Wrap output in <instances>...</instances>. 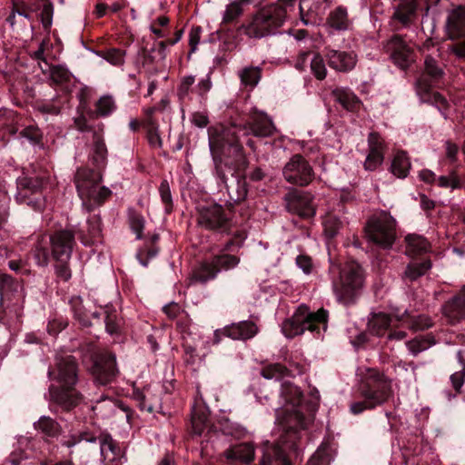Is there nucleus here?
<instances>
[{"instance_id": "f257e3e1", "label": "nucleus", "mask_w": 465, "mask_h": 465, "mask_svg": "<svg viewBox=\"0 0 465 465\" xmlns=\"http://www.w3.org/2000/svg\"><path fill=\"white\" fill-rule=\"evenodd\" d=\"M302 396L300 388L294 384L287 381L282 384L281 397L286 406L277 411L276 420L282 431L278 442L265 449L261 465H291L287 450H298L302 431L307 429L312 420L302 411Z\"/></svg>"}, {"instance_id": "f03ea898", "label": "nucleus", "mask_w": 465, "mask_h": 465, "mask_svg": "<svg viewBox=\"0 0 465 465\" xmlns=\"http://www.w3.org/2000/svg\"><path fill=\"white\" fill-rule=\"evenodd\" d=\"M208 137L216 174L221 181L226 183L229 176H242L248 166V160L234 130L218 124L208 129ZM227 190L232 201L235 203L243 201L248 193L245 179L237 178L235 190L231 192L229 186Z\"/></svg>"}, {"instance_id": "7ed1b4c3", "label": "nucleus", "mask_w": 465, "mask_h": 465, "mask_svg": "<svg viewBox=\"0 0 465 465\" xmlns=\"http://www.w3.org/2000/svg\"><path fill=\"white\" fill-rule=\"evenodd\" d=\"M78 374V363L72 355L57 357L55 368L49 371V375L58 383L49 387L50 401L65 411L74 409L84 399L77 389Z\"/></svg>"}, {"instance_id": "20e7f679", "label": "nucleus", "mask_w": 465, "mask_h": 465, "mask_svg": "<svg viewBox=\"0 0 465 465\" xmlns=\"http://www.w3.org/2000/svg\"><path fill=\"white\" fill-rule=\"evenodd\" d=\"M195 216L196 223L201 228L231 236L223 245V251H233L234 248L242 247L246 232L243 230H235L231 213L223 205L213 202L198 203Z\"/></svg>"}, {"instance_id": "39448f33", "label": "nucleus", "mask_w": 465, "mask_h": 465, "mask_svg": "<svg viewBox=\"0 0 465 465\" xmlns=\"http://www.w3.org/2000/svg\"><path fill=\"white\" fill-rule=\"evenodd\" d=\"M294 4L295 0H280V3L261 8L252 16L248 24L242 25L245 35L251 38H262L275 35L283 25Z\"/></svg>"}, {"instance_id": "423d86ee", "label": "nucleus", "mask_w": 465, "mask_h": 465, "mask_svg": "<svg viewBox=\"0 0 465 465\" xmlns=\"http://www.w3.org/2000/svg\"><path fill=\"white\" fill-rule=\"evenodd\" d=\"M360 392L363 401L351 405L353 414H359L364 410H371L387 402L393 395L391 380L378 370L370 369L362 381Z\"/></svg>"}, {"instance_id": "0eeeda50", "label": "nucleus", "mask_w": 465, "mask_h": 465, "mask_svg": "<svg viewBox=\"0 0 465 465\" xmlns=\"http://www.w3.org/2000/svg\"><path fill=\"white\" fill-rule=\"evenodd\" d=\"M75 245L74 233L67 229L59 230L50 235L47 240L40 237L35 242L32 252L38 266L45 267L49 262V251L57 262L69 261L74 246Z\"/></svg>"}, {"instance_id": "6e6552de", "label": "nucleus", "mask_w": 465, "mask_h": 465, "mask_svg": "<svg viewBox=\"0 0 465 465\" xmlns=\"http://www.w3.org/2000/svg\"><path fill=\"white\" fill-rule=\"evenodd\" d=\"M364 285V270L355 261L345 262L340 269L339 276L332 280V290L337 301L346 306L356 302Z\"/></svg>"}, {"instance_id": "1a4fd4ad", "label": "nucleus", "mask_w": 465, "mask_h": 465, "mask_svg": "<svg viewBox=\"0 0 465 465\" xmlns=\"http://www.w3.org/2000/svg\"><path fill=\"white\" fill-rule=\"evenodd\" d=\"M328 313L324 309L310 312L305 305H300L293 315L282 324V333L287 338L302 334L305 331L320 333V326L327 322Z\"/></svg>"}, {"instance_id": "9d476101", "label": "nucleus", "mask_w": 465, "mask_h": 465, "mask_svg": "<svg viewBox=\"0 0 465 465\" xmlns=\"http://www.w3.org/2000/svg\"><path fill=\"white\" fill-rule=\"evenodd\" d=\"M41 22L45 31L49 32L53 24L54 5L50 0H13V10L7 22L13 26L15 15Z\"/></svg>"}, {"instance_id": "9b49d317", "label": "nucleus", "mask_w": 465, "mask_h": 465, "mask_svg": "<svg viewBox=\"0 0 465 465\" xmlns=\"http://www.w3.org/2000/svg\"><path fill=\"white\" fill-rule=\"evenodd\" d=\"M365 233L369 241L389 249L396 239V221L389 213L380 212L368 220Z\"/></svg>"}, {"instance_id": "f8f14e48", "label": "nucleus", "mask_w": 465, "mask_h": 465, "mask_svg": "<svg viewBox=\"0 0 465 465\" xmlns=\"http://www.w3.org/2000/svg\"><path fill=\"white\" fill-rule=\"evenodd\" d=\"M97 440L100 444L101 456L103 457L104 464L117 465L122 457V451L118 444L108 433H101L97 438L89 432H83L79 436L72 435L64 442V445L71 448L82 440L95 442Z\"/></svg>"}, {"instance_id": "ddd939ff", "label": "nucleus", "mask_w": 465, "mask_h": 465, "mask_svg": "<svg viewBox=\"0 0 465 465\" xmlns=\"http://www.w3.org/2000/svg\"><path fill=\"white\" fill-rule=\"evenodd\" d=\"M285 181L298 186H307L314 178V172L309 162L302 154H294L282 169Z\"/></svg>"}, {"instance_id": "4468645a", "label": "nucleus", "mask_w": 465, "mask_h": 465, "mask_svg": "<svg viewBox=\"0 0 465 465\" xmlns=\"http://www.w3.org/2000/svg\"><path fill=\"white\" fill-rule=\"evenodd\" d=\"M91 371L95 381L99 384L107 385L113 382L119 373L115 355L109 351L96 354L94 358Z\"/></svg>"}, {"instance_id": "2eb2a0df", "label": "nucleus", "mask_w": 465, "mask_h": 465, "mask_svg": "<svg viewBox=\"0 0 465 465\" xmlns=\"http://www.w3.org/2000/svg\"><path fill=\"white\" fill-rule=\"evenodd\" d=\"M443 76V70L439 65L438 61L430 54L425 55L424 71L416 83V91L420 97L428 99L427 95L430 89L435 87Z\"/></svg>"}, {"instance_id": "dca6fc26", "label": "nucleus", "mask_w": 465, "mask_h": 465, "mask_svg": "<svg viewBox=\"0 0 465 465\" xmlns=\"http://www.w3.org/2000/svg\"><path fill=\"white\" fill-rule=\"evenodd\" d=\"M312 200L310 193L298 190H292L284 196L287 210L302 218H311L315 214Z\"/></svg>"}, {"instance_id": "f3484780", "label": "nucleus", "mask_w": 465, "mask_h": 465, "mask_svg": "<svg viewBox=\"0 0 465 465\" xmlns=\"http://www.w3.org/2000/svg\"><path fill=\"white\" fill-rule=\"evenodd\" d=\"M44 185V178L40 176H24L17 179L16 200L20 203L32 205L35 209H39L41 202L38 198L30 199V195L37 194L41 192Z\"/></svg>"}, {"instance_id": "a211bd4d", "label": "nucleus", "mask_w": 465, "mask_h": 465, "mask_svg": "<svg viewBox=\"0 0 465 465\" xmlns=\"http://www.w3.org/2000/svg\"><path fill=\"white\" fill-rule=\"evenodd\" d=\"M226 128L225 126H223ZM235 134L237 129L244 131V134H253L256 137H269L275 132V126L272 121L263 113H254L250 120L239 126H232ZM238 137V135H236Z\"/></svg>"}, {"instance_id": "6ab92c4d", "label": "nucleus", "mask_w": 465, "mask_h": 465, "mask_svg": "<svg viewBox=\"0 0 465 465\" xmlns=\"http://www.w3.org/2000/svg\"><path fill=\"white\" fill-rule=\"evenodd\" d=\"M393 63L401 69L409 67L412 61V51L401 35H394L383 45Z\"/></svg>"}, {"instance_id": "aec40b11", "label": "nucleus", "mask_w": 465, "mask_h": 465, "mask_svg": "<svg viewBox=\"0 0 465 465\" xmlns=\"http://www.w3.org/2000/svg\"><path fill=\"white\" fill-rule=\"evenodd\" d=\"M440 312L452 325L465 319V284L441 305Z\"/></svg>"}, {"instance_id": "412c9836", "label": "nucleus", "mask_w": 465, "mask_h": 465, "mask_svg": "<svg viewBox=\"0 0 465 465\" xmlns=\"http://www.w3.org/2000/svg\"><path fill=\"white\" fill-rule=\"evenodd\" d=\"M259 331L255 322L252 321H242L225 326L222 330H217L214 333L215 341L218 343L221 336H225L232 340L246 341L253 338Z\"/></svg>"}, {"instance_id": "4be33fe9", "label": "nucleus", "mask_w": 465, "mask_h": 465, "mask_svg": "<svg viewBox=\"0 0 465 465\" xmlns=\"http://www.w3.org/2000/svg\"><path fill=\"white\" fill-rule=\"evenodd\" d=\"M368 154L363 166L366 171H375L384 161L386 144L383 138L377 132L368 135Z\"/></svg>"}, {"instance_id": "5701e85b", "label": "nucleus", "mask_w": 465, "mask_h": 465, "mask_svg": "<svg viewBox=\"0 0 465 465\" xmlns=\"http://www.w3.org/2000/svg\"><path fill=\"white\" fill-rule=\"evenodd\" d=\"M101 181V173L89 168H79L74 176L78 194L83 200L89 198Z\"/></svg>"}, {"instance_id": "b1692460", "label": "nucleus", "mask_w": 465, "mask_h": 465, "mask_svg": "<svg viewBox=\"0 0 465 465\" xmlns=\"http://www.w3.org/2000/svg\"><path fill=\"white\" fill-rule=\"evenodd\" d=\"M325 57L331 68L341 73L351 71L357 63V54L352 51L327 49Z\"/></svg>"}, {"instance_id": "393cba45", "label": "nucleus", "mask_w": 465, "mask_h": 465, "mask_svg": "<svg viewBox=\"0 0 465 465\" xmlns=\"http://www.w3.org/2000/svg\"><path fill=\"white\" fill-rule=\"evenodd\" d=\"M134 397L142 411L153 413L158 412L162 409L160 395L154 393L150 388L134 391Z\"/></svg>"}, {"instance_id": "a878e982", "label": "nucleus", "mask_w": 465, "mask_h": 465, "mask_svg": "<svg viewBox=\"0 0 465 465\" xmlns=\"http://www.w3.org/2000/svg\"><path fill=\"white\" fill-rule=\"evenodd\" d=\"M393 317L398 322L405 323L412 331H422L434 325L433 320L427 314L411 315L405 311L402 314H394Z\"/></svg>"}, {"instance_id": "bb28decb", "label": "nucleus", "mask_w": 465, "mask_h": 465, "mask_svg": "<svg viewBox=\"0 0 465 465\" xmlns=\"http://www.w3.org/2000/svg\"><path fill=\"white\" fill-rule=\"evenodd\" d=\"M333 100L347 111L354 112L361 104L359 97L347 87H336L331 91Z\"/></svg>"}, {"instance_id": "cd10ccee", "label": "nucleus", "mask_w": 465, "mask_h": 465, "mask_svg": "<svg viewBox=\"0 0 465 465\" xmlns=\"http://www.w3.org/2000/svg\"><path fill=\"white\" fill-rule=\"evenodd\" d=\"M227 460L250 463L254 459V448L252 443H241L224 451Z\"/></svg>"}, {"instance_id": "c85d7f7f", "label": "nucleus", "mask_w": 465, "mask_h": 465, "mask_svg": "<svg viewBox=\"0 0 465 465\" xmlns=\"http://www.w3.org/2000/svg\"><path fill=\"white\" fill-rule=\"evenodd\" d=\"M166 42H157L150 49L142 51L143 65H152L163 62L166 58Z\"/></svg>"}, {"instance_id": "c756f323", "label": "nucleus", "mask_w": 465, "mask_h": 465, "mask_svg": "<svg viewBox=\"0 0 465 465\" xmlns=\"http://www.w3.org/2000/svg\"><path fill=\"white\" fill-rule=\"evenodd\" d=\"M69 304L75 320L78 321V322L84 327H88L91 325L92 317H98L96 312L90 313L86 311L83 304V300L80 296H73L69 301Z\"/></svg>"}, {"instance_id": "7c9ffc66", "label": "nucleus", "mask_w": 465, "mask_h": 465, "mask_svg": "<svg viewBox=\"0 0 465 465\" xmlns=\"http://www.w3.org/2000/svg\"><path fill=\"white\" fill-rule=\"evenodd\" d=\"M218 275V269L215 268L213 261L201 262L193 272L192 281L205 283Z\"/></svg>"}, {"instance_id": "2f4dec72", "label": "nucleus", "mask_w": 465, "mask_h": 465, "mask_svg": "<svg viewBox=\"0 0 465 465\" xmlns=\"http://www.w3.org/2000/svg\"><path fill=\"white\" fill-rule=\"evenodd\" d=\"M416 9L417 0H402L398 5L393 17L403 25H408L415 17Z\"/></svg>"}, {"instance_id": "473e14b6", "label": "nucleus", "mask_w": 465, "mask_h": 465, "mask_svg": "<svg viewBox=\"0 0 465 465\" xmlns=\"http://www.w3.org/2000/svg\"><path fill=\"white\" fill-rule=\"evenodd\" d=\"M448 26L450 34L456 37L465 35V8L454 9L448 17Z\"/></svg>"}, {"instance_id": "72a5a7b5", "label": "nucleus", "mask_w": 465, "mask_h": 465, "mask_svg": "<svg viewBox=\"0 0 465 465\" xmlns=\"http://www.w3.org/2000/svg\"><path fill=\"white\" fill-rule=\"evenodd\" d=\"M262 68L260 66H245L239 71L238 76L242 85L246 89L252 90L262 78Z\"/></svg>"}, {"instance_id": "f704fd0d", "label": "nucleus", "mask_w": 465, "mask_h": 465, "mask_svg": "<svg viewBox=\"0 0 465 465\" xmlns=\"http://www.w3.org/2000/svg\"><path fill=\"white\" fill-rule=\"evenodd\" d=\"M406 254L409 256H416L427 252L430 250L429 242L420 235L409 234L405 238Z\"/></svg>"}, {"instance_id": "c9c22d12", "label": "nucleus", "mask_w": 465, "mask_h": 465, "mask_svg": "<svg viewBox=\"0 0 465 465\" xmlns=\"http://www.w3.org/2000/svg\"><path fill=\"white\" fill-rule=\"evenodd\" d=\"M411 165V161L407 153L404 151H399L393 156L391 164V172L398 178H405L409 173Z\"/></svg>"}, {"instance_id": "e433bc0d", "label": "nucleus", "mask_w": 465, "mask_h": 465, "mask_svg": "<svg viewBox=\"0 0 465 465\" xmlns=\"http://www.w3.org/2000/svg\"><path fill=\"white\" fill-rule=\"evenodd\" d=\"M107 148L102 135L98 133L94 134V143L92 149V159L94 163L98 167L105 165L107 158Z\"/></svg>"}, {"instance_id": "4c0bfd02", "label": "nucleus", "mask_w": 465, "mask_h": 465, "mask_svg": "<svg viewBox=\"0 0 465 465\" xmlns=\"http://www.w3.org/2000/svg\"><path fill=\"white\" fill-rule=\"evenodd\" d=\"M391 323V317L384 312L374 314L369 322L371 331L377 336H382L388 331Z\"/></svg>"}, {"instance_id": "58836bf2", "label": "nucleus", "mask_w": 465, "mask_h": 465, "mask_svg": "<svg viewBox=\"0 0 465 465\" xmlns=\"http://www.w3.org/2000/svg\"><path fill=\"white\" fill-rule=\"evenodd\" d=\"M436 343V340L433 335L427 334L424 336H418L406 342V346L410 352L416 356L420 352L428 350L430 347Z\"/></svg>"}, {"instance_id": "ea45409f", "label": "nucleus", "mask_w": 465, "mask_h": 465, "mask_svg": "<svg viewBox=\"0 0 465 465\" xmlns=\"http://www.w3.org/2000/svg\"><path fill=\"white\" fill-rule=\"evenodd\" d=\"M88 236L81 234L79 237L84 245H91L96 242L101 234V220L97 215H93L87 220Z\"/></svg>"}, {"instance_id": "a19ab883", "label": "nucleus", "mask_w": 465, "mask_h": 465, "mask_svg": "<svg viewBox=\"0 0 465 465\" xmlns=\"http://www.w3.org/2000/svg\"><path fill=\"white\" fill-rule=\"evenodd\" d=\"M223 253L217 254L212 258V261L216 269H218V273L221 271H229L235 268L239 262L240 258L236 255L225 253L226 251H223Z\"/></svg>"}, {"instance_id": "79ce46f5", "label": "nucleus", "mask_w": 465, "mask_h": 465, "mask_svg": "<svg viewBox=\"0 0 465 465\" xmlns=\"http://www.w3.org/2000/svg\"><path fill=\"white\" fill-rule=\"evenodd\" d=\"M328 24L336 30H345L349 25L347 10L341 6L331 11L328 17Z\"/></svg>"}, {"instance_id": "37998d69", "label": "nucleus", "mask_w": 465, "mask_h": 465, "mask_svg": "<svg viewBox=\"0 0 465 465\" xmlns=\"http://www.w3.org/2000/svg\"><path fill=\"white\" fill-rule=\"evenodd\" d=\"M209 421L208 411L204 408H193L192 412V427L195 434L201 435Z\"/></svg>"}, {"instance_id": "c03bdc74", "label": "nucleus", "mask_w": 465, "mask_h": 465, "mask_svg": "<svg viewBox=\"0 0 465 465\" xmlns=\"http://www.w3.org/2000/svg\"><path fill=\"white\" fill-rule=\"evenodd\" d=\"M35 430L48 437H56L60 433V425L52 418L43 416L35 423Z\"/></svg>"}, {"instance_id": "a18cd8bd", "label": "nucleus", "mask_w": 465, "mask_h": 465, "mask_svg": "<svg viewBox=\"0 0 465 465\" xmlns=\"http://www.w3.org/2000/svg\"><path fill=\"white\" fill-rule=\"evenodd\" d=\"M290 374V371L284 365L281 363H272L264 366L261 371V375L267 379H275L280 380L288 376Z\"/></svg>"}, {"instance_id": "49530a36", "label": "nucleus", "mask_w": 465, "mask_h": 465, "mask_svg": "<svg viewBox=\"0 0 465 465\" xmlns=\"http://www.w3.org/2000/svg\"><path fill=\"white\" fill-rule=\"evenodd\" d=\"M431 267L430 260H425L420 262H412L409 264L405 271V275L411 281H415L419 277L424 275Z\"/></svg>"}, {"instance_id": "de8ad7c7", "label": "nucleus", "mask_w": 465, "mask_h": 465, "mask_svg": "<svg viewBox=\"0 0 465 465\" xmlns=\"http://www.w3.org/2000/svg\"><path fill=\"white\" fill-rule=\"evenodd\" d=\"M49 71L50 79L55 84L64 85L67 83H70L72 79V74L63 65L49 66Z\"/></svg>"}, {"instance_id": "09e8293b", "label": "nucleus", "mask_w": 465, "mask_h": 465, "mask_svg": "<svg viewBox=\"0 0 465 465\" xmlns=\"http://www.w3.org/2000/svg\"><path fill=\"white\" fill-rule=\"evenodd\" d=\"M115 109L116 104L111 95H103L95 104V114L100 117L110 115Z\"/></svg>"}, {"instance_id": "8fccbe9b", "label": "nucleus", "mask_w": 465, "mask_h": 465, "mask_svg": "<svg viewBox=\"0 0 465 465\" xmlns=\"http://www.w3.org/2000/svg\"><path fill=\"white\" fill-rule=\"evenodd\" d=\"M128 222L131 230L136 234V238L141 239L145 223L143 216L134 209L130 208L128 210Z\"/></svg>"}, {"instance_id": "3c124183", "label": "nucleus", "mask_w": 465, "mask_h": 465, "mask_svg": "<svg viewBox=\"0 0 465 465\" xmlns=\"http://www.w3.org/2000/svg\"><path fill=\"white\" fill-rule=\"evenodd\" d=\"M243 9L241 2L229 4L223 15V24H232L242 15Z\"/></svg>"}, {"instance_id": "603ef678", "label": "nucleus", "mask_w": 465, "mask_h": 465, "mask_svg": "<svg viewBox=\"0 0 465 465\" xmlns=\"http://www.w3.org/2000/svg\"><path fill=\"white\" fill-rule=\"evenodd\" d=\"M458 360L461 365V370L455 371L450 377L451 386L457 393L461 392V387L465 382V360L460 351L457 354Z\"/></svg>"}, {"instance_id": "864d4df0", "label": "nucleus", "mask_w": 465, "mask_h": 465, "mask_svg": "<svg viewBox=\"0 0 465 465\" xmlns=\"http://www.w3.org/2000/svg\"><path fill=\"white\" fill-rule=\"evenodd\" d=\"M312 74L318 79L323 80L327 75V69L323 57L319 54H314L311 59Z\"/></svg>"}, {"instance_id": "5fc2aeb1", "label": "nucleus", "mask_w": 465, "mask_h": 465, "mask_svg": "<svg viewBox=\"0 0 465 465\" xmlns=\"http://www.w3.org/2000/svg\"><path fill=\"white\" fill-rule=\"evenodd\" d=\"M428 99H424L420 97V100L425 103H431L435 104L439 110L442 113V114L446 117L445 110L448 108L447 100L439 93H433L431 89L429 90L428 94L426 95Z\"/></svg>"}, {"instance_id": "6e6d98bb", "label": "nucleus", "mask_w": 465, "mask_h": 465, "mask_svg": "<svg viewBox=\"0 0 465 465\" xmlns=\"http://www.w3.org/2000/svg\"><path fill=\"white\" fill-rule=\"evenodd\" d=\"M438 183L443 188L458 189L461 187L460 179L456 171H451L447 176H440Z\"/></svg>"}, {"instance_id": "4d7b16f0", "label": "nucleus", "mask_w": 465, "mask_h": 465, "mask_svg": "<svg viewBox=\"0 0 465 465\" xmlns=\"http://www.w3.org/2000/svg\"><path fill=\"white\" fill-rule=\"evenodd\" d=\"M20 135L27 139L33 144H39L42 142L43 134L37 126L29 125L23 129Z\"/></svg>"}, {"instance_id": "13d9d810", "label": "nucleus", "mask_w": 465, "mask_h": 465, "mask_svg": "<svg viewBox=\"0 0 465 465\" xmlns=\"http://www.w3.org/2000/svg\"><path fill=\"white\" fill-rule=\"evenodd\" d=\"M159 193H160L162 202L165 205L166 213H170L173 210V199H172L170 186L166 180L162 181V183L159 186Z\"/></svg>"}, {"instance_id": "bf43d9fd", "label": "nucleus", "mask_w": 465, "mask_h": 465, "mask_svg": "<svg viewBox=\"0 0 465 465\" xmlns=\"http://www.w3.org/2000/svg\"><path fill=\"white\" fill-rule=\"evenodd\" d=\"M125 52L122 49L112 48L104 53V58L113 65H122L124 63Z\"/></svg>"}, {"instance_id": "052dcab7", "label": "nucleus", "mask_w": 465, "mask_h": 465, "mask_svg": "<svg viewBox=\"0 0 465 465\" xmlns=\"http://www.w3.org/2000/svg\"><path fill=\"white\" fill-rule=\"evenodd\" d=\"M195 82V78L193 75L184 76L181 79V83L177 89V94L180 99L183 100L188 95L190 91H193L192 86Z\"/></svg>"}, {"instance_id": "680f3d73", "label": "nucleus", "mask_w": 465, "mask_h": 465, "mask_svg": "<svg viewBox=\"0 0 465 465\" xmlns=\"http://www.w3.org/2000/svg\"><path fill=\"white\" fill-rule=\"evenodd\" d=\"M341 223L334 216H329L323 222L325 233L329 237H334L341 226Z\"/></svg>"}, {"instance_id": "e2e57ef3", "label": "nucleus", "mask_w": 465, "mask_h": 465, "mask_svg": "<svg viewBox=\"0 0 465 465\" xmlns=\"http://www.w3.org/2000/svg\"><path fill=\"white\" fill-rule=\"evenodd\" d=\"M146 138L151 147L162 148L163 141L159 134V126L146 130Z\"/></svg>"}, {"instance_id": "0e129e2a", "label": "nucleus", "mask_w": 465, "mask_h": 465, "mask_svg": "<svg viewBox=\"0 0 465 465\" xmlns=\"http://www.w3.org/2000/svg\"><path fill=\"white\" fill-rule=\"evenodd\" d=\"M211 88H212V82L210 80V77L207 76L206 78L202 79L197 84L195 88H193V92H195L201 97V102H202L206 99V94L211 90Z\"/></svg>"}, {"instance_id": "69168bd1", "label": "nucleus", "mask_w": 465, "mask_h": 465, "mask_svg": "<svg viewBox=\"0 0 465 465\" xmlns=\"http://www.w3.org/2000/svg\"><path fill=\"white\" fill-rule=\"evenodd\" d=\"M104 322L106 331L110 334L116 333L119 331L120 323L116 312H107Z\"/></svg>"}, {"instance_id": "338daca9", "label": "nucleus", "mask_w": 465, "mask_h": 465, "mask_svg": "<svg viewBox=\"0 0 465 465\" xmlns=\"http://www.w3.org/2000/svg\"><path fill=\"white\" fill-rule=\"evenodd\" d=\"M296 264L305 274H310L312 271V258L305 254H300L296 258Z\"/></svg>"}, {"instance_id": "774afa93", "label": "nucleus", "mask_w": 465, "mask_h": 465, "mask_svg": "<svg viewBox=\"0 0 465 465\" xmlns=\"http://www.w3.org/2000/svg\"><path fill=\"white\" fill-rule=\"evenodd\" d=\"M111 194V191L104 186L97 187L94 189V192L91 193L88 200H94L96 203H103L106 198H108Z\"/></svg>"}]
</instances>
